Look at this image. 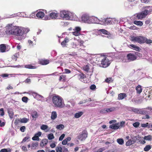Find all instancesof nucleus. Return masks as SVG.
<instances>
[{
	"label": "nucleus",
	"instance_id": "1",
	"mask_svg": "<svg viewBox=\"0 0 152 152\" xmlns=\"http://www.w3.org/2000/svg\"><path fill=\"white\" fill-rule=\"evenodd\" d=\"M81 20L84 22L90 23H99V20L96 17L89 16L88 15H83L81 17Z\"/></svg>",
	"mask_w": 152,
	"mask_h": 152
},
{
	"label": "nucleus",
	"instance_id": "2",
	"mask_svg": "<svg viewBox=\"0 0 152 152\" xmlns=\"http://www.w3.org/2000/svg\"><path fill=\"white\" fill-rule=\"evenodd\" d=\"M62 100V98L58 96H54L52 98L53 102L55 106L60 108L63 107L64 105Z\"/></svg>",
	"mask_w": 152,
	"mask_h": 152
},
{
	"label": "nucleus",
	"instance_id": "3",
	"mask_svg": "<svg viewBox=\"0 0 152 152\" xmlns=\"http://www.w3.org/2000/svg\"><path fill=\"white\" fill-rule=\"evenodd\" d=\"M145 10L141 13L137 14L136 18L138 19H142L145 17L148 14L152 11V7H145Z\"/></svg>",
	"mask_w": 152,
	"mask_h": 152
},
{
	"label": "nucleus",
	"instance_id": "4",
	"mask_svg": "<svg viewBox=\"0 0 152 152\" xmlns=\"http://www.w3.org/2000/svg\"><path fill=\"white\" fill-rule=\"evenodd\" d=\"M59 15L64 20H72L74 14L68 11H62L60 12Z\"/></svg>",
	"mask_w": 152,
	"mask_h": 152
},
{
	"label": "nucleus",
	"instance_id": "5",
	"mask_svg": "<svg viewBox=\"0 0 152 152\" xmlns=\"http://www.w3.org/2000/svg\"><path fill=\"white\" fill-rule=\"evenodd\" d=\"M14 31L13 35L20 36V37H18V39L19 40H21L22 38L21 36L24 33V31L23 28L21 27H19L15 26Z\"/></svg>",
	"mask_w": 152,
	"mask_h": 152
},
{
	"label": "nucleus",
	"instance_id": "6",
	"mask_svg": "<svg viewBox=\"0 0 152 152\" xmlns=\"http://www.w3.org/2000/svg\"><path fill=\"white\" fill-rule=\"evenodd\" d=\"M15 28V26L13 25L12 24H7L6 27V33L7 34L13 35Z\"/></svg>",
	"mask_w": 152,
	"mask_h": 152
},
{
	"label": "nucleus",
	"instance_id": "7",
	"mask_svg": "<svg viewBox=\"0 0 152 152\" xmlns=\"http://www.w3.org/2000/svg\"><path fill=\"white\" fill-rule=\"evenodd\" d=\"M110 64V61L106 57L104 58L101 61L100 66L103 68H106Z\"/></svg>",
	"mask_w": 152,
	"mask_h": 152
},
{
	"label": "nucleus",
	"instance_id": "8",
	"mask_svg": "<svg viewBox=\"0 0 152 152\" xmlns=\"http://www.w3.org/2000/svg\"><path fill=\"white\" fill-rule=\"evenodd\" d=\"M145 37L142 36L133 37L132 38V41L137 42L139 43H145Z\"/></svg>",
	"mask_w": 152,
	"mask_h": 152
},
{
	"label": "nucleus",
	"instance_id": "9",
	"mask_svg": "<svg viewBox=\"0 0 152 152\" xmlns=\"http://www.w3.org/2000/svg\"><path fill=\"white\" fill-rule=\"evenodd\" d=\"M152 112V108L151 107H148V108L140 109L139 114L145 115L148 114L151 112Z\"/></svg>",
	"mask_w": 152,
	"mask_h": 152
},
{
	"label": "nucleus",
	"instance_id": "10",
	"mask_svg": "<svg viewBox=\"0 0 152 152\" xmlns=\"http://www.w3.org/2000/svg\"><path fill=\"white\" fill-rule=\"evenodd\" d=\"M87 137V132L85 131H83L81 134L78 136V139L81 141L85 140Z\"/></svg>",
	"mask_w": 152,
	"mask_h": 152
},
{
	"label": "nucleus",
	"instance_id": "11",
	"mask_svg": "<svg viewBox=\"0 0 152 152\" xmlns=\"http://www.w3.org/2000/svg\"><path fill=\"white\" fill-rule=\"evenodd\" d=\"M127 58L129 61H131L136 59L137 57L135 54L130 53L127 55Z\"/></svg>",
	"mask_w": 152,
	"mask_h": 152
},
{
	"label": "nucleus",
	"instance_id": "12",
	"mask_svg": "<svg viewBox=\"0 0 152 152\" xmlns=\"http://www.w3.org/2000/svg\"><path fill=\"white\" fill-rule=\"evenodd\" d=\"M58 15L57 12H52L50 14V18L52 19H56L57 18Z\"/></svg>",
	"mask_w": 152,
	"mask_h": 152
},
{
	"label": "nucleus",
	"instance_id": "13",
	"mask_svg": "<svg viewBox=\"0 0 152 152\" xmlns=\"http://www.w3.org/2000/svg\"><path fill=\"white\" fill-rule=\"evenodd\" d=\"M119 124V123H117L115 124H113L110 126L109 128L110 129H114V130H117L118 129H119V127H118V125Z\"/></svg>",
	"mask_w": 152,
	"mask_h": 152
},
{
	"label": "nucleus",
	"instance_id": "14",
	"mask_svg": "<svg viewBox=\"0 0 152 152\" xmlns=\"http://www.w3.org/2000/svg\"><path fill=\"white\" fill-rule=\"evenodd\" d=\"M140 109L134 108L133 107H129L128 110L129 111H133L135 113L139 114Z\"/></svg>",
	"mask_w": 152,
	"mask_h": 152
},
{
	"label": "nucleus",
	"instance_id": "15",
	"mask_svg": "<svg viewBox=\"0 0 152 152\" xmlns=\"http://www.w3.org/2000/svg\"><path fill=\"white\" fill-rule=\"evenodd\" d=\"M39 62L40 64L42 65H47L49 63V61L48 59H41Z\"/></svg>",
	"mask_w": 152,
	"mask_h": 152
},
{
	"label": "nucleus",
	"instance_id": "16",
	"mask_svg": "<svg viewBox=\"0 0 152 152\" xmlns=\"http://www.w3.org/2000/svg\"><path fill=\"white\" fill-rule=\"evenodd\" d=\"M6 46L5 44L0 45V51L1 52L4 53L6 51Z\"/></svg>",
	"mask_w": 152,
	"mask_h": 152
},
{
	"label": "nucleus",
	"instance_id": "17",
	"mask_svg": "<svg viewBox=\"0 0 152 152\" xmlns=\"http://www.w3.org/2000/svg\"><path fill=\"white\" fill-rule=\"evenodd\" d=\"M57 117V114L56 111H53L51 113V119L52 120H54Z\"/></svg>",
	"mask_w": 152,
	"mask_h": 152
},
{
	"label": "nucleus",
	"instance_id": "18",
	"mask_svg": "<svg viewBox=\"0 0 152 152\" xmlns=\"http://www.w3.org/2000/svg\"><path fill=\"white\" fill-rule=\"evenodd\" d=\"M31 114L33 118H36L38 116V114L36 111H32Z\"/></svg>",
	"mask_w": 152,
	"mask_h": 152
},
{
	"label": "nucleus",
	"instance_id": "19",
	"mask_svg": "<svg viewBox=\"0 0 152 152\" xmlns=\"http://www.w3.org/2000/svg\"><path fill=\"white\" fill-rule=\"evenodd\" d=\"M48 142V140L47 139H44L41 141L40 145L41 146L43 147L44 145H46Z\"/></svg>",
	"mask_w": 152,
	"mask_h": 152
},
{
	"label": "nucleus",
	"instance_id": "20",
	"mask_svg": "<svg viewBox=\"0 0 152 152\" xmlns=\"http://www.w3.org/2000/svg\"><path fill=\"white\" fill-rule=\"evenodd\" d=\"M45 16V14L42 12H40L37 13L36 14V16L38 18H42Z\"/></svg>",
	"mask_w": 152,
	"mask_h": 152
},
{
	"label": "nucleus",
	"instance_id": "21",
	"mask_svg": "<svg viewBox=\"0 0 152 152\" xmlns=\"http://www.w3.org/2000/svg\"><path fill=\"white\" fill-rule=\"evenodd\" d=\"M32 95L35 98L37 99H39L40 98H43V97L42 96L36 93H33Z\"/></svg>",
	"mask_w": 152,
	"mask_h": 152
},
{
	"label": "nucleus",
	"instance_id": "22",
	"mask_svg": "<svg viewBox=\"0 0 152 152\" xmlns=\"http://www.w3.org/2000/svg\"><path fill=\"white\" fill-rule=\"evenodd\" d=\"M99 31L102 32L103 34L107 35L110 34V33L104 29H99L98 30Z\"/></svg>",
	"mask_w": 152,
	"mask_h": 152
},
{
	"label": "nucleus",
	"instance_id": "23",
	"mask_svg": "<svg viewBox=\"0 0 152 152\" xmlns=\"http://www.w3.org/2000/svg\"><path fill=\"white\" fill-rule=\"evenodd\" d=\"M126 96V94L124 93H121L118 95V99L119 100H122Z\"/></svg>",
	"mask_w": 152,
	"mask_h": 152
},
{
	"label": "nucleus",
	"instance_id": "24",
	"mask_svg": "<svg viewBox=\"0 0 152 152\" xmlns=\"http://www.w3.org/2000/svg\"><path fill=\"white\" fill-rule=\"evenodd\" d=\"M136 90L137 91V93L138 94H140L142 91V89L141 88V86L138 85L136 87Z\"/></svg>",
	"mask_w": 152,
	"mask_h": 152
},
{
	"label": "nucleus",
	"instance_id": "25",
	"mask_svg": "<svg viewBox=\"0 0 152 152\" xmlns=\"http://www.w3.org/2000/svg\"><path fill=\"white\" fill-rule=\"evenodd\" d=\"M83 114V112H80L79 113H76L75 115V117L76 118H78L81 116Z\"/></svg>",
	"mask_w": 152,
	"mask_h": 152
},
{
	"label": "nucleus",
	"instance_id": "26",
	"mask_svg": "<svg viewBox=\"0 0 152 152\" xmlns=\"http://www.w3.org/2000/svg\"><path fill=\"white\" fill-rule=\"evenodd\" d=\"M77 76L78 79L80 80L83 79L85 77L83 73L78 74Z\"/></svg>",
	"mask_w": 152,
	"mask_h": 152
},
{
	"label": "nucleus",
	"instance_id": "27",
	"mask_svg": "<svg viewBox=\"0 0 152 152\" xmlns=\"http://www.w3.org/2000/svg\"><path fill=\"white\" fill-rule=\"evenodd\" d=\"M134 23L137 25L141 26L143 25V23L141 21H134Z\"/></svg>",
	"mask_w": 152,
	"mask_h": 152
},
{
	"label": "nucleus",
	"instance_id": "28",
	"mask_svg": "<svg viewBox=\"0 0 152 152\" xmlns=\"http://www.w3.org/2000/svg\"><path fill=\"white\" fill-rule=\"evenodd\" d=\"M8 113L9 114V116L11 118H12L13 117V113L12 110L11 109L8 110Z\"/></svg>",
	"mask_w": 152,
	"mask_h": 152
},
{
	"label": "nucleus",
	"instance_id": "29",
	"mask_svg": "<svg viewBox=\"0 0 152 152\" xmlns=\"http://www.w3.org/2000/svg\"><path fill=\"white\" fill-rule=\"evenodd\" d=\"M152 136L151 135H148L147 136H145L143 137V139L144 140H151L152 139Z\"/></svg>",
	"mask_w": 152,
	"mask_h": 152
},
{
	"label": "nucleus",
	"instance_id": "30",
	"mask_svg": "<svg viewBox=\"0 0 152 152\" xmlns=\"http://www.w3.org/2000/svg\"><path fill=\"white\" fill-rule=\"evenodd\" d=\"M130 46H131L132 48H133L134 50H135L137 51H139L140 49V48L134 45L131 44L130 45Z\"/></svg>",
	"mask_w": 152,
	"mask_h": 152
},
{
	"label": "nucleus",
	"instance_id": "31",
	"mask_svg": "<svg viewBox=\"0 0 152 152\" xmlns=\"http://www.w3.org/2000/svg\"><path fill=\"white\" fill-rule=\"evenodd\" d=\"M151 148V145H147L144 148V150L145 151H149Z\"/></svg>",
	"mask_w": 152,
	"mask_h": 152
},
{
	"label": "nucleus",
	"instance_id": "32",
	"mask_svg": "<svg viewBox=\"0 0 152 152\" xmlns=\"http://www.w3.org/2000/svg\"><path fill=\"white\" fill-rule=\"evenodd\" d=\"M64 127V126L63 124H60L56 126V128L60 130H61L63 129Z\"/></svg>",
	"mask_w": 152,
	"mask_h": 152
},
{
	"label": "nucleus",
	"instance_id": "33",
	"mask_svg": "<svg viewBox=\"0 0 152 152\" xmlns=\"http://www.w3.org/2000/svg\"><path fill=\"white\" fill-rule=\"evenodd\" d=\"M116 110V107H112L110 108H108L107 111L108 113L111 112H112L115 111Z\"/></svg>",
	"mask_w": 152,
	"mask_h": 152
},
{
	"label": "nucleus",
	"instance_id": "34",
	"mask_svg": "<svg viewBox=\"0 0 152 152\" xmlns=\"http://www.w3.org/2000/svg\"><path fill=\"white\" fill-rule=\"evenodd\" d=\"M117 141L118 143L120 145H123L124 143V140L122 139H118L117 140Z\"/></svg>",
	"mask_w": 152,
	"mask_h": 152
},
{
	"label": "nucleus",
	"instance_id": "35",
	"mask_svg": "<svg viewBox=\"0 0 152 152\" xmlns=\"http://www.w3.org/2000/svg\"><path fill=\"white\" fill-rule=\"evenodd\" d=\"M141 126L142 127H148V128H149L151 127V126L148 124V123H147L146 124H142Z\"/></svg>",
	"mask_w": 152,
	"mask_h": 152
},
{
	"label": "nucleus",
	"instance_id": "36",
	"mask_svg": "<svg viewBox=\"0 0 152 152\" xmlns=\"http://www.w3.org/2000/svg\"><path fill=\"white\" fill-rule=\"evenodd\" d=\"M108 108H104L103 109H102L100 111V112L101 113H108V111H107Z\"/></svg>",
	"mask_w": 152,
	"mask_h": 152
},
{
	"label": "nucleus",
	"instance_id": "37",
	"mask_svg": "<svg viewBox=\"0 0 152 152\" xmlns=\"http://www.w3.org/2000/svg\"><path fill=\"white\" fill-rule=\"evenodd\" d=\"M0 152H11V150L10 148L7 149L4 148L1 149L0 150Z\"/></svg>",
	"mask_w": 152,
	"mask_h": 152
},
{
	"label": "nucleus",
	"instance_id": "38",
	"mask_svg": "<svg viewBox=\"0 0 152 152\" xmlns=\"http://www.w3.org/2000/svg\"><path fill=\"white\" fill-rule=\"evenodd\" d=\"M28 119L25 118H23L20 119V122L22 123H26L28 122Z\"/></svg>",
	"mask_w": 152,
	"mask_h": 152
},
{
	"label": "nucleus",
	"instance_id": "39",
	"mask_svg": "<svg viewBox=\"0 0 152 152\" xmlns=\"http://www.w3.org/2000/svg\"><path fill=\"white\" fill-rule=\"evenodd\" d=\"M48 126L46 125H42L41 126V129L42 130H45L48 129Z\"/></svg>",
	"mask_w": 152,
	"mask_h": 152
},
{
	"label": "nucleus",
	"instance_id": "40",
	"mask_svg": "<svg viewBox=\"0 0 152 152\" xmlns=\"http://www.w3.org/2000/svg\"><path fill=\"white\" fill-rule=\"evenodd\" d=\"M134 142L133 141L131 140H128L126 143V146H129L134 143Z\"/></svg>",
	"mask_w": 152,
	"mask_h": 152
},
{
	"label": "nucleus",
	"instance_id": "41",
	"mask_svg": "<svg viewBox=\"0 0 152 152\" xmlns=\"http://www.w3.org/2000/svg\"><path fill=\"white\" fill-rule=\"evenodd\" d=\"M25 67L27 68L28 69H35V67L34 66H33L31 65H26L25 66Z\"/></svg>",
	"mask_w": 152,
	"mask_h": 152
},
{
	"label": "nucleus",
	"instance_id": "42",
	"mask_svg": "<svg viewBox=\"0 0 152 152\" xmlns=\"http://www.w3.org/2000/svg\"><path fill=\"white\" fill-rule=\"evenodd\" d=\"M125 124V122L124 121H122L120 122V124H119L118 125V127H119V129H120L121 128L123 127Z\"/></svg>",
	"mask_w": 152,
	"mask_h": 152
},
{
	"label": "nucleus",
	"instance_id": "43",
	"mask_svg": "<svg viewBox=\"0 0 152 152\" xmlns=\"http://www.w3.org/2000/svg\"><path fill=\"white\" fill-rule=\"evenodd\" d=\"M145 42L147 44H149L152 43V40L151 39H148L146 38L145 37Z\"/></svg>",
	"mask_w": 152,
	"mask_h": 152
},
{
	"label": "nucleus",
	"instance_id": "44",
	"mask_svg": "<svg viewBox=\"0 0 152 152\" xmlns=\"http://www.w3.org/2000/svg\"><path fill=\"white\" fill-rule=\"evenodd\" d=\"M83 70L87 72H88L89 71V66L88 65H86L85 66H84L83 67Z\"/></svg>",
	"mask_w": 152,
	"mask_h": 152
},
{
	"label": "nucleus",
	"instance_id": "45",
	"mask_svg": "<svg viewBox=\"0 0 152 152\" xmlns=\"http://www.w3.org/2000/svg\"><path fill=\"white\" fill-rule=\"evenodd\" d=\"M48 138L49 140H51L54 138L53 134H48Z\"/></svg>",
	"mask_w": 152,
	"mask_h": 152
},
{
	"label": "nucleus",
	"instance_id": "46",
	"mask_svg": "<svg viewBox=\"0 0 152 152\" xmlns=\"http://www.w3.org/2000/svg\"><path fill=\"white\" fill-rule=\"evenodd\" d=\"M32 139L33 140H37L39 141V138L38 136H37L35 134V135L32 138Z\"/></svg>",
	"mask_w": 152,
	"mask_h": 152
},
{
	"label": "nucleus",
	"instance_id": "47",
	"mask_svg": "<svg viewBox=\"0 0 152 152\" xmlns=\"http://www.w3.org/2000/svg\"><path fill=\"white\" fill-rule=\"evenodd\" d=\"M72 34L75 36H78L80 35V33L78 32H77L75 31L72 32Z\"/></svg>",
	"mask_w": 152,
	"mask_h": 152
},
{
	"label": "nucleus",
	"instance_id": "48",
	"mask_svg": "<svg viewBox=\"0 0 152 152\" xmlns=\"http://www.w3.org/2000/svg\"><path fill=\"white\" fill-rule=\"evenodd\" d=\"M140 123L139 122H136L134 123L133 124V126L136 128L137 127H139V126L140 125Z\"/></svg>",
	"mask_w": 152,
	"mask_h": 152
},
{
	"label": "nucleus",
	"instance_id": "49",
	"mask_svg": "<svg viewBox=\"0 0 152 152\" xmlns=\"http://www.w3.org/2000/svg\"><path fill=\"white\" fill-rule=\"evenodd\" d=\"M56 150L57 152H62V149L61 147H57Z\"/></svg>",
	"mask_w": 152,
	"mask_h": 152
},
{
	"label": "nucleus",
	"instance_id": "50",
	"mask_svg": "<svg viewBox=\"0 0 152 152\" xmlns=\"http://www.w3.org/2000/svg\"><path fill=\"white\" fill-rule=\"evenodd\" d=\"M71 45L73 48H77L78 45L76 43L72 42L71 44Z\"/></svg>",
	"mask_w": 152,
	"mask_h": 152
},
{
	"label": "nucleus",
	"instance_id": "51",
	"mask_svg": "<svg viewBox=\"0 0 152 152\" xmlns=\"http://www.w3.org/2000/svg\"><path fill=\"white\" fill-rule=\"evenodd\" d=\"M104 21L107 23L109 24L111 22V19L110 18L104 19Z\"/></svg>",
	"mask_w": 152,
	"mask_h": 152
},
{
	"label": "nucleus",
	"instance_id": "52",
	"mask_svg": "<svg viewBox=\"0 0 152 152\" xmlns=\"http://www.w3.org/2000/svg\"><path fill=\"white\" fill-rule=\"evenodd\" d=\"M4 115L3 109L2 108L0 109V115L2 116Z\"/></svg>",
	"mask_w": 152,
	"mask_h": 152
},
{
	"label": "nucleus",
	"instance_id": "53",
	"mask_svg": "<svg viewBox=\"0 0 152 152\" xmlns=\"http://www.w3.org/2000/svg\"><path fill=\"white\" fill-rule=\"evenodd\" d=\"M81 30V28L80 27H75L74 30L79 32Z\"/></svg>",
	"mask_w": 152,
	"mask_h": 152
},
{
	"label": "nucleus",
	"instance_id": "54",
	"mask_svg": "<svg viewBox=\"0 0 152 152\" xmlns=\"http://www.w3.org/2000/svg\"><path fill=\"white\" fill-rule=\"evenodd\" d=\"M105 81L106 82L110 83L112 82V80L110 78H107L105 80Z\"/></svg>",
	"mask_w": 152,
	"mask_h": 152
},
{
	"label": "nucleus",
	"instance_id": "55",
	"mask_svg": "<svg viewBox=\"0 0 152 152\" xmlns=\"http://www.w3.org/2000/svg\"><path fill=\"white\" fill-rule=\"evenodd\" d=\"M64 134H62L59 137V141H61L62 140L65 136Z\"/></svg>",
	"mask_w": 152,
	"mask_h": 152
},
{
	"label": "nucleus",
	"instance_id": "56",
	"mask_svg": "<svg viewBox=\"0 0 152 152\" xmlns=\"http://www.w3.org/2000/svg\"><path fill=\"white\" fill-rule=\"evenodd\" d=\"M22 101L24 102H27L28 98L26 97H23L22 98Z\"/></svg>",
	"mask_w": 152,
	"mask_h": 152
},
{
	"label": "nucleus",
	"instance_id": "57",
	"mask_svg": "<svg viewBox=\"0 0 152 152\" xmlns=\"http://www.w3.org/2000/svg\"><path fill=\"white\" fill-rule=\"evenodd\" d=\"M26 129V127L25 126H23L21 127L20 128V130L22 132H24L25 131V130Z\"/></svg>",
	"mask_w": 152,
	"mask_h": 152
},
{
	"label": "nucleus",
	"instance_id": "58",
	"mask_svg": "<svg viewBox=\"0 0 152 152\" xmlns=\"http://www.w3.org/2000/svg\"><path fill=\"white\" fill-rule=\"evenodd\" d=\"M87 102V101L86 99V100H84L82 101H81L80 102H79L78 104H83V103H86Z\"/></svg>",
	"mask_w": 152,
	"mask_h": 152
},
{
	"label": "nucleus",
	"instance_id": "59",
	"mask_svg": "<svg viewBox=\"0 0 152 152\" xmlns=\"http://www.w3.org/2000/svg\"><path fill=\"white\" fill-rule=\"evenodd\" d=\"M38 145V143L36 142L35 143H33L32 144V147H37Z\"/></svg>",
	"mask_w": 152,
	"mask_h": 152
},
{
	"label": "nucleus",
	"instance_id": "60",
	"mask_svg": "<svg viewBox=\"0 0 152 152\" xmlns=\"http://www.w3.org/2000/svg\"><path fill=\"white\" fill-rule=\"evenodd\" d=\"M66 44L69 41V39L67 37H66L64 40Z\"/></svg>",
	"mask_w": 152,
	"mask_h": 152
},
{
	"label": "nucleus",
	"instance_id": "61",
	"mask_svg": "<svg viewBox=\"0 0 152 152\" xmlns=\"http://www.w3.org/2000/svg\"><path fill=\"white\" fill-rule=\"evenodd\" d=\"M96 88V86L95 85H92L90 87V88L91 90H94Z\"/></svg>",
	"mask_w": 152,
	"mask_h": 152
},
{
	"label": "nucleus",
	"instance_id": "62",
	"mask_svg": "<svg viewBox=\"0 0 152 152\" xmlns=\"http://www.w3.org/2000/svg\"><path fill=\"white\" fill-rule=\"evenodd\" d=\"M29 138V137H25L23 140L22 141V142H26L27 140H28V139Z\"/></svg>",
	"mask_w": 152,
	"mask_h": 152
},
{
	"label": "nucleus",
	"instance_id": "63",
	"mask_svg": "<svg viewBox=\"0 0 152 152\" xmlns=\"http://www.w3.org/2000/svg\"><path fill=\"white\" fill-rule=\"evenodd\" d=\"M9 75V74H4L1 75V76L3 77H8Z\"/></svg>",
	"mask_w": 152,
	"mask_h": 152
},
{
	"label": "nucleus",
	"instance_id": "64",
	"mask_svg": "<svg viewBox=\"0 0 152 152\" xmlns=\"http://www.w3.org/2000/svg\"><path fill=\"white\" fill-rule=\"evenodd\" d=\"M65 75H61L59 77V80L61 81L62 79H64L65 78Z\"/></svg>",
	"mask_w": 152,
	"mask_h": 152
}]
</instances>
